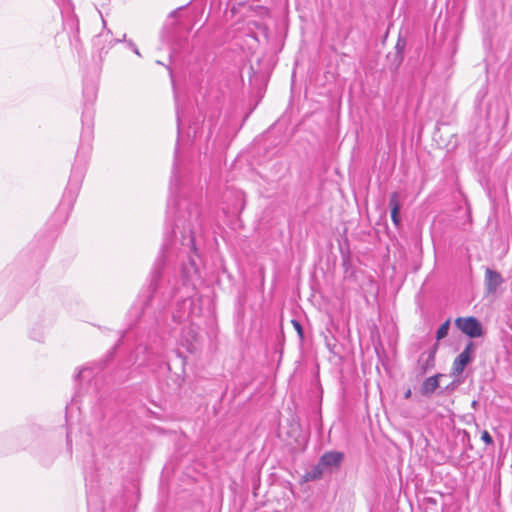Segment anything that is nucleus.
<instances>
[{"label":"nucleus","instance_id":"nucleus-18","mask_svg":"<svg viewBox=\"0 0 512 512\" xmlns=\"http://www.w3.org/2000/svg\"><path fill=\"white\" fill-rule=\"evenodd\" d=\"M86 371H87V369H86V368H83L82 370H80V371L78 372V374L76 375V378H80V377H81V375H82L83 373H85Z\"/></svg>","mask_w":512,"mask_h":512},{"label":"nucleus","instance_id":"nucleus-17","mask_svg":"<svg viewBox=\"0 0 512 512\" xmlns=\"http://www.w3.org/2000/svg\"><path fill=\"white\" fill-rule=\"evenodd\" d=\"M127 46L133 50V52L138 55V56H141L140 52H139V49L137 48V46L135 45V43L133 41H127Z\"/></svg>","mask_w":512,"mask_h":512},{"label":"nucleus","instance_id":"nucleus-2","mask_svg":"<svg viewBox=\"0 0 512 512\" xmlns=\"http://www.w3.org/2000/svg\"><path fill=\"white\" fill-rule=\"evenodd\" d=\"M455 325L462 333L471 338L482 336V325L475 317H458L455 320Z\"/></svg>","mask_w":512,"mask_h":512},{"label":"nucleus","instance_id":"nucleus-20","mask_svg":"<svg viewBox=\"0 0 512 512\" xmlns=\"http://www.w3.org/2000/svg\"><path fill=\"white\" fill-rule=\"evenodd\" d=\"M396 48H401L400 42L397 43Z\"/></svg>","mask_w":512,"mask_h":512},{"label":"nucleus","instance_id":"nucleus-16","mask_svg":"<svg viewBox=\"0 0 512 512\" xmlns=\"http://www.w3.org/2000/svg\"><path fill=\"white\" fill-rule=\"evenodd\" d=\"M292 324L295 328V330L298 332V334L300 335V337H302L303 335V331H302V326L301 324L297 321V320H292Z\"/></svg>","mask_w":512,"mask_h":512},{"label":"nucleus","instance_id":"nucleus-9","mask_svg":"<svg viewBox=\"0 0 512 512\" xmlns=\"http://www.w3.org/2000/svg\"><path fill=\"white\" fill-rule=\"evenodd\" d=\"M440 376L441 375L438 374V375L431 376V377L425 379L420 388L421 394L425 395V396H429V395L433 394L434 391L439 386L438 379Z\"/></svg>","mask_w":512,"mask_h":512},{"label":"nucleus","instance_id":"nucleus-5","mask_svg":"<svg viewBox=\"0 0 512 512\" xmlns=\"http://www.w3.org/2000/svg\"><path fill=\"white\" fill-rule=\"evenodd\" d=\"M121 39H112L110 32L99 34L94 40V46L99 49L100 56L106 54L108 50Z\"/></svg>","mask_w":512,"mask_h":512},{"label":"nucleus","instance_id":"nucleus-19","mask_svg":"<svg viewBox=\"0 0 512 512\" xmlns=\"http://www.w3.org/2000/svg\"><path fill=\"white\" fill-rule=\"evenodd\" d=\"M404 397H405L406 399H408V398H410V397H411V390H410V389H408V390L405 392Z\"/></svg>","mask_w":512,"mask_h":512},{"label":"nucleus","instance_id":"nucleus-14","mask_svg":"<svg viewBox=\"0 0 512 512\" xmlns=\"http://www.w3.org/2000/svg\"><path fill=\"white\" fill-rule=\"evenodd\" d=\"M481 439L485 442L487 445L493 444V439L488 431L484 430L481 434Z\"/></svg>","mask_w":512,"mask_h":512},{"label":"nucleus","instance_id":"nucleus-8","mask_svg":"<svg viewBox=\"0 0 512 512\" xmlns=\"http://www.w3.org/2000/svg\"><path fill=\"white\" fill-rule=\"evenodd\" d=\"M192 304L193 300L191 298H185L181 303L177 305V310L173 312V319L176 322H182L186 318H189Z\"/></svg>","mask_w":512,"mask_h":512},{"label":"nucleus","instance_id":"nucleus-11","mask_svg":"<svg viewBox=\"0 0 512 512\" xmlns=\"http://www.w3.org/2000/svg\"><path fill=\"white\" fill-rule=\"evenodd\" d=\"M80 180H81V175H79L78 177H75L74 175H72L69 180V185L73 186L74 190L72 191L71 189H68L65 192V197H68L70 199L71 203L74 201V199L76 197V192L79 188Z\"/></svg>","mask_w":512,"mask_h":512},{"label":"nucleus","instance_id":"nucleus-13","mask_svg":"<svg viewBox=\"0 0 512 512\" xmlns=\"http://www.w3.org/2000/svg\"><path fill=\"white\" fill-rule=\"evenodd\" d=\"M399 194L397 192H393L391 195H390V199H389V207L391 210L393 209H396V210H400V201H399Z\"/></svg>","mask_w":512,"mask_h":512},{"label":"nucleus","instance_id":"nucleus-1","mask_svg":"<svg viewBox=\"0 0 512 512\" xmlns=\"http://www.w3.org/2000/svg\"><path fill=\"white\" fill-rule=\"evenodd\" d=\"M178 176L174 164L170 181V197L167 206V224H172L173 234L181 236V245L194 250V234L200 226V201L197 196H188L185 192L176 195L178 191Z\"/></svg>","mask_w":512,"mask_h":512},{"label":"nucleus","instance_id":"nucleus-10","mask_svg":"<svg viewBox=\"0 0 512 512\" xmlns=\"http://www.w3.org/2000/svg\"><path fill=\"white\" fill-rule=\"evenodd\" d=\"M165 249H166V244L163 245V248L161 250V255L155 261V264H154V267H153V270L151 273V276H152L151 286H153V290L156 287V282L160 278L161 269L164 267L163 253H164Z\"/></svg>","mask_w":512,"mask_h":512},{"label":"nucleus","instance_id":"nucleus-7","mask_svg":"<svg viewBox=\"0 0 512 512\" xmlns=\"http://www.w3.org/2000/svg\"><path fill=\"white\" fill-rule=\"evenodd\" d=\"M436 351H437V344H435L428 351L423 352L420 355V357L418 359V364L423 373H425L427 370L434 367Z\"/></svg>","mask_w":512,"mask_h":512},{"label":"nucleus","instance_id":"nucleus-15","mask_svg":"<svg viewBox=\"0 0 512 512\" xmlns=\"http://www.w3.org/2000/svg\"><path fill=\"white\" fill-rule=\"evenodd\" d=\"M399 211L400 210H396V209L391 210V219H392V222L396 226H398L400 224Z\"/></svg>","mask_w":512,"mask_h":512},{"label":"nucleus","instance_id":"nucleus-4","mask_svg":"<svg viewBox=\"0 0 512 512\" xmlns=\"http://www.w3.org/2000/svg\"><path fill=\"white\" fill-rule=\"evenodd\" d=\"M485 287L488 294H494L497 289L504 282L501 274L491 268L487 267L485 269Z\"/></svg>","mask_w":512,"mask_h":512},{"label":"nucleus","instance_id":"nucleus-6","mask_svg":"<svg viewBox=\"0 0 512 512\" xmlns=\"http://www.w3.org/2000/svg\"><path fill=\"white\" fill-rule=\"evenodd\" d=\"M343 453L338 451L326 452L320 458L318 466L321 468L338 467L343 460Z\"/></svg>","mask_w":512,"mask_h":512},{"label":"nucleus","instance_id":"nucleus-12","mask_svg":"<svg viewBox=\"0 0 512 512\" xmlns=\"http://www.w3.org/2000/svg\"><path fill=\"white\" fill-rule=\"evenodd\" d=\"M450 326V320H446L441 326L438 328L436 333V339L439 341L443 338H445L448 334Z\"/></svg>","mask_w":512,"mask_h":512},{"label":"nucleus","instance_id":"nucleus-3","mask_svg":"<svg viewBox=\"0 0 512 512\" xmlns=\"http://www.w3.org/2000/svg\"><path fill=\"white\" fill-rule=\"evenodd\" d=\"M473 353L474 344L469 342L453 362L452 370L454 375H460L464 371L467 364L471 361Z\"/></svg>","mask_w":512,"mask_h":512}]
</instances>
